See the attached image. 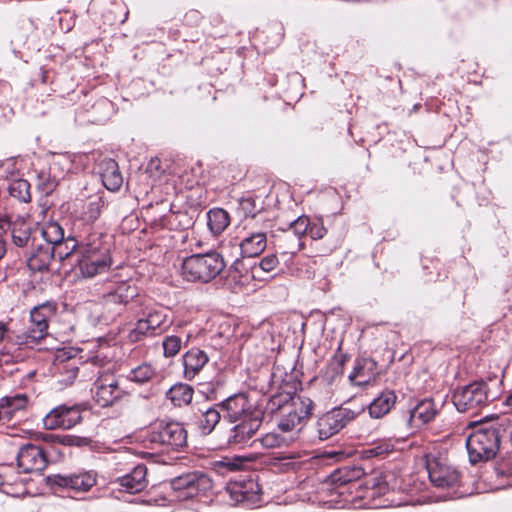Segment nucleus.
I'll return each mask as SVG.
<instances>
[{"label": "nucleus", "mask_w": 512, "mask_h": 512, "mask_svg": "<svg viewBox=\"0 0 512 512\" xmlns=\"http://www.w3.org/2000/svg\"><path fill=\"white\" fill-rule=\"evenodd\" d=\"M279 265V258L276 254H269L263 257L258 265L252 267V272L255 274L260 269L264 272H271Z\"/></svg>", "instance_id": "obj_47"}, {"label": "nucleus", "mask_w": 512, "mask_h": 512, "mask_svg": "<svg viewBox=\"0 0 512 512\" xmlns=\"http://www.w3.org/2000/svg\"><path fill=\"white\" fill-rule=\"evenodd\" d=\"M207 354L199 348H191L182 356L184 377L192 380L207 364Z\"/></svg>", "instance_id": "obj_22"}, {"label": "nucleus", "mask_w": 512, "mask_h": 512, "mask_svg": "<svg viewBox=\"0 0 512 512\" xmlns=\"http://www.w3.org/2000/svg\"><path fill=\"white\" fill-rule=\"evenodd\" d=\"M182 338L177 335L165 336L162 341L163 355L166 358L176 356L182 348Z\"/></svg>", "instance_id": "obj_42"}, {"label": "nucleus", "mask_w": 512, "mask_h": 512, "mask_svg": "<svg viewBox=\"0 0 512 512\" xmlns=\"http://www.w3.org/2000/svg\"><path fill=\"white\" fill-rule=\"evenodd\" d=\"M57 182L50 174L41 172L38 174L37 188L44 195H50L56 188Z\"/></svg>", "instance_id": "obj_46"}, {"label": "nucleus", "mask_w": 512, "mask_h": 512, "mask_svg": "<svg viewBox=\"0 0 512 512\" xmlns=\"http://www.w3.org/2000/svg\"><path fill=\"white\" fill-rule=\"evenodd\" d=\"M60 369L64 378L61 380L66 384H71L78 375L79 368L74 361H68Z\"/></svg>", "instance_id": "obj_48"}, {"label": "nucleus", "mask_w": 512, "mask_h": 512, "mask_svg": "<svg viewBox=\"0 0 512 512\" xmlns=\"http://www.w3.org/2000/svg\"><path fill=\"white\" fill-rule=\"evenodd\" d=\"M148 439L168 450L178 451L187 445V431L177 421L160 420L151 426Z\"/></svg>", "instance_id": "obj_8"}, {"label": "nucleus", "mask_w": 512, "mask_h": 512, "mask_svg": "<svg viewBox=\"0 0 512 512\" xmlns=\"http://www.w3.org/2000/svg\"><path fill=\"white\" fill-rule=\"evenodd\" d=\"M82 420L78 406L59 405L52 409L43 419L46 429H70Z\"/></svg>", "instance_id": "obj_13"}, {"label": "nucleus", "mask_w": 512, "mask_h": 512, "mask_svg": "<svg viewBox=\"0 0 512 512\" xmlns=\"http://www.w3.org/2000/svg\"><path fill=\"white\" fill-rule=\"evenodd\" d=\"M111 106H112V103L108 99L102 98L95 103L94 108L104 109L109 112L111 109Z\"/></svg>", "instance_id": "obj_53"}, {"label": "nucleus", "mask_w": 512, "mask_h": 512, "mask_svg": "<svg viewBox=\"0 0 512 512\" xmlns=\"http://www.w3.org/2000/svg\"><path fill=\"white\" fill-rule=\"evenodd\" d=\"M244 488H257V483H255L253 480L233 482L227 485L226 492L229 494L230 499L234 501L236 504L243 503L241 489Z\"/></svg>", "instance_id": "obj_40"}, {"label": "nucleus", "mask_w": 512, "mask_h": 512, "mask_svg": "<svg viewBox=\"0 0 512 512\" xmlns=\"http://www.w3.org/2000/svg\"><path fill=\"white\" fill-rule=\"evenodd\" d=\"M327 233V229L324 227L322 221L317 220L310 222L308 234L313 240L322 239Z\"/></svg>", "instance_id": "obj_49"}, {"label": "nucleus", "mask_w": 512, "mask_h": 512, "mask_svg": "<svg viewBox=\"0 0 512 512\" xmlns=\"http://www.w3.org/2000/svg\"><path fill=\"white\" fill-rule=\"evenodd\" d=\"M17 462L24 473L42 472L48 465V458L42 447L28 443L19 449Z\"/></svg>", "instance_id": "obj_15"}, {"label": "nucleus", "mask_w": 512, "mask_h": 512, "mask_svg": "<svg viewBox=\"0 0 512 512\" xmlns=\"http://www.w3.org/2000/svg\"><path fill=\"white\" fill-rule=\"evenodd\" d=\"M7 331H8V328H7L6 324L0 322V342L4 339Z\"/></svg>", "instance_id": "obj_57"}, {"label": "nucleus", "mask_w": 512, "mask_h": 512, "mask_svg": "<svg viewBox=\"0 0 512 512\" xmlns=\"http://www.w3.org/2000/svg\"><path fill=\"white\" fill-rule=\"evenodd\" d=\"M207 224L214 235H219L229 226L230 216L222 208H213L207 212Z\"/></svg>", "instance_id": "obj_30"}, {"label": "nucleus", "mask_w": 512, "mask_h": 512, "mask_svg": "<svg viewBox=\"0 0 512 512\" xmlns=\"http://www.w3.org/2000/svg\"><path fill=\"white\" fill-rule=\"evenodd\" d=\"M346 361H347L346 355L341 354V355L336 356L334 358L332 364H336L337 365V369L341 370Z\"/></svg>", "instance_id": "obj_55"}, {"label": "nucleus", "mask_w": 512, "mask_h": 512, "mask_svg": "<svg viewBox=\"0 0 512 512\" xmlns=\"http://www.w3.org/2000/svg\"><path fill=\"white\" fill-rule=\"evenodd\" d=\"M103 307L120 315L131 304L137 310L139 305H147L149 297L140 295L139 288L128 281L112 282L101 297Z\"/></svg>", "instance_id": "obj_6"}, {"label": "nucleus", "mask_w": 512, "mask_h": 512, "mask_svg": "<svg viewBox=\"0 0 512 512\" xmlns=\"http://www.w3.org/2000/svg\"><path fill=\"white\" fill-rule=\"evenodd\" d=\"M364 474V469L360 466H344L331 473L329 481L335 489H339L348 483L359 480Z\"/></svg>", "instance_id": "obj_25"}, {"label": "nucleus", "mask_w": 512, "mask_h": 512, "mask_svg": "<svg viewBox=\"0 0 512 512\" xmlns=\"http://www.w3.org/2000/svg\"><path fill=\"white\" fill-rule=\"evenodd\" d=\"M13 243L17 247H26L30 242L34 245L35 239L32 238L31 228L26 223L15 224L11 230Z\"/></svg>", "instance_id": "obj_37"}, {"label": "nucleus", "mask_w": 512, "mask_h": 512, "mask_svg": "<svg viewBox=\"0 0 512 512\" xmlns=\"http://www.w3.org/2000/svg\"><path fill=\"white\" fill-rule=\"evenodd\" d=\"M101 180L106 189L118 191L123 184V177L118 164L113 159H107L101 164Z\"/></svg>", "instance_id": "obj_23"}, {"label": "nucleus", "mask_w": 512, "mask_h": 512, "mask_svg": "<svg viewBox=\"0 0 512 512\" xmlns=\"http://www.w3.org/2000/svg\"><path fill=\"white\" fill-rule=\"evenodd\" d=\"M224 413V418L230 422H237L256 415L247 396L243 393L234 394L217 405Z\"/></svg>", "instance_id": "obj_17"}, {"label": "nucleus", "mask_w": 512, "mask_h": 512, "mask_svg": "<svg viewBox=\"0 0 512 512\" xmlns=\"http://www.w3.org/2000/svg\"><path fill=\"white\" fill-rule=\"evenodd\" d=\"M41 235L45 241L44 244L59 245L64 242V229L58 222L50 221L44 224Z\"/></svg>", "instance_id": "obj_34"}, {"label": "nucleus", "mask_w": 512, "mask_h": 512, "mask_svg": "<svg viewBox=\"0 0 512 512\" xmlns=\"http://www.w3.org/2000/svg\"><path fill=\"white\" fill-rule=\"evenodd\" d=\"M355 417L354 411L341 407L325 413L317 422L319 438L325 440L337 434Z\"/></svg>", "instance_id": "obj_12"}, {"label": "nucleus", "mask_w": 512, "mask_h": 512, "mask_svg": "<svg viewBox=\"0 0 512 512\" xmlns=\"http://www.w3.org/2000/svg\"><path fill=\"white\" fill-rule=\"evenodd\" d=\"M155 332L150 328L145 316L138 319L134 328L129 332L128 338L131 342L141 341L146 336H153Z\"/></svg>", "instance_id": "obj_39"}, {"label": "nucleus", "mask_w": 512, "mask_h": 512, "mask_svg": "<svg viewBox=\"0 0 512 512\" xmlns=\"http://www.w3.org/2000/svg\"><path fill=\"white\" fill-rule=\"evenodd\" d=\"M16 358L15 356L13 355H9L7 353H0V366L4 365V364H9L11 362H16Z\"/></svg>", "instance_id": "obj_54"}, {"label": "nucleus", "mask_w": 512, "mask_h": 512, "mask_svg": "<svg viewBox=\"0 0 512 512\" xmlns=\"http://www.w3.org/2000/svg\"><path fill=\"white\" fill-rule=\"evenodd\" d=\"M327 456L330 458H335V459L339 460L345 456V453L342 451H332V452L327 453Z\"/></svg>", "instance_id": "obj_56"}, {"label": "nucleus", "mask_w": 512, "mask_h": 512, "mask_svg": "<svg viewBox=\"0 0 512 512\" xmlns=\"http://www.w3.org/2000/svg\"><path fill=\"white\" fill-rule=\"evenodd\" d=\"M147 468L144 464L135 466L132 471L115 480V483L119 484L123 491L136 494L143 491L148 481L146 479Z\"/></svg>", "instance_id": "obj_21"}, {"label": "nucleus", "mask_w": 512, "mask_h": 512, "mask_svg": "<svg viewBox=\"0 0 512 512\" xmlns=\"http://www.w3.org/2000/svg\"><path fill=\"white\" fill-rule=\"evenodd\" d=\"M92 392L95 401L101 407L113 405L124 395V390L119 386V381L113 375L99 377L93 384Z\"/></svg>", "instance_id": "obj_14"}, {"label": "nucleus", "mask_w": 512, "mask_h": 512, "mask_svg": "<svg viewBox=\"0 0 512 512\" xmlns=\"http://www.w3.org/2000/svg\"><path fill=\"white\" fill-rule=\"evenodd\" d=\"M495 471L498 476H511L512 475V465L509 461L503 460L497 464L495 467Z\"/></svg>", "instance_id": "obj_52"}, {"label": "nucleus", "mask_w": 512, "mask_h": 512, "mask_svg": "<svg viewBox=\"0 0 512 512\" xmlns=\"http://www.w3.org/2000/svg\"><path fill=\"white\" fill-rule=\"evenodd\" d=\"M499 389H492L487 382L476 381L465 386L457 387L452 395V401L459 412L476 413L496 400Z\"/></svg>", "instance_id": "obj_5"}, {"label": "nucleus", "mask_w": 512, "mask_h": 512, "mask_svg": "<svg viewBox=\"0 0 512 512\" xmlns=\"http://www.w3.org/2000/svg\"><path fill=\"white\" fill-rule=\"evenodd\" d=\"M229 436L228 442L230 444H245L250 440L261 426V419L259 416L253 415L243 420H238Z\"/></svg>", "instance_id": "obj_20"}, {"label": "nucleus", "mask_w": 512, "mask_h": 512, "mask_svg": "<svg viewBox=\"0 0 512 512\" xmlns=\"http://www.w3.org/2000/svg\"><path fill=\"white\" fill-rule=\"evenodd\" d=\"M426 468L431 483L438 488H451L459 482V472L439 459H428Z\"/></svg>", "instance_id": "obj_16"}, {"label": "nucleus", "mask_w": 512, "mask_h": 512, "mask_svg": "<svg viewBox=\"0 0 512 512\" xmlns=\"http://www.w3.org/2000/svg\"><path fill=\"white\" fill-rule=\"evenodd\" d=\"M504 438L512 439V423L503 417L483 424L475 429L466 440V447L471 463L492 459Z\"/></svg>", "instance_id": "obj_1"}, {"label": "nucleus", "mask_w": 512, "mask_h": 512, "mask_svg": "<svg viewBox=\"0 0 512 512\" xmlns=\"http://www.w3.org/2000/svg\"><path fill=\"white\" fill-rule=\"evenodd\" d=\"M374 365L375 363L372 359H357L353 371L349 374V380L359 386L367 384L369 378H366L368 376L366 370H371Z\"/></svg>", "instance_id": "obj_33"}, {"label": "nucleus", "mask_w": 512, "mask_h": 512, "mask_svg": "<svg viewBox=\"0 0 512 512\" xmlns=\"http://www.w3.org/2000/svg\"><path fill=\"white\" fill-rule=\"evenodd\" d=\"M243 498V504L254 505L260 501V495L258 493V487L254 489L244 488L241 489Z\"/></svg>", "instance_id": "obj_50"}, {"label": "nucleus", "mask_w": 512, "mask_h": 512, "mask_svg": "<svg viewBox=\"0 0 512 512\" xmlns=\"http://www.w3.org/2000/svg\"><path fill=\"white\" fill-rule=\"evenodd\" d=\"M57 312V304L54 301H46L33 307L30 311V324L20 335L16 342L19 345L37 344L48 335L50 320Z\"/></svg>", "instance_id": "obj_7"}, {"label": "nucleus", "mask_w": 512, "mask_h": 512, "mask_svg": "<svg viewBox=\"0 0 512 512\" xmlns=\"http://www.w3.org/2000/svg\"><path fill=\"white\" fill-rule=\"evenodd\" d=\"M397 396L392 390H384L369 405L368 411L372 418L380 419L394 407Z\"/></svg>", "instance_id": "obj_24"}, {"label": "nucleus", "mask_w": 512, "mask_h": 512, "mask_svg": "<svg viewBox=\"0 0 512 512\" xmlns=\"http://www.w3.org/2000/svg\"><path fill=\"white\" fill-rule=\"evenodd\" d=\"M224 268L222 255L211 251L186 257L182 262L181 274L187 281L207 283L218 276Z\"/></svg>", "instance_id": "obj_4"}, {"label": "nucleus", "mask_w": 512, "mask_h": 512, "mask_svg": "<svg viewBox=\"0 0 512 512\" xmlns=\"http://www.w3.org/2000/svg\"><path fill=\"white\" fill-rule=\"evenodd\" d=\"M437 414L434 401L425 399L419 402L410 412V420L413 422H420L426 424L432 421Z\"/></svg>", "instance_id": "obj_28"}, {"label": "nucleus", "mask_w": 512, "mask_h": 512, "mask_svg": "<svg viewBox=\"0 0 512 512\" xmlns=\"http://www.w3.org/2000/svg\"><path fill=\"white\" fill-rule=\"evenodd\" d=\"M239 248L242 257L259 256L267 246V234L264 228H256L248 221L239 231Z\"/></svg>", "instance_id": "obj_10"}, {"label": "nucleus", "mask_w": 512, "mask_h": 512, "mask_svg": "<svg viewBox=\"0 0 512 512\" xmlns=\"http://www.w3.org/2000/svg\"><path fill=\"white\" fill-rule=\"evenodd\" d=\"M171 486L179 500H186L206 494L212 489L213 483L204 472L193 471L172 479Z\"/></svg>", "instance_id": "obj_9"}, {"label": "nucleus", "mask_w": 512, "mask_h": 512, "mask_svg": "<svg viewBox=\"0 0 512 512\" xmlns=\"http://www.w3.org/2000/svg\"><path fill=\"white\" fill-rule=\"evenodd\" d=\"M238 210L242 213L244 217L243 225L248 221L251 223H255L254 220L258 217L260 211L262 210V206L257 204V201L252 196L243 197L239 201Z\"/></svg>", "instance_id": "obj_35"}, {"label": "nucleus", "mask_w": 512, "mask_h": 512, "mask_svg": "<svg viewBox=\"0 0 512 512\" xmlns=\"http://www.w3.org/2000/svg\"><path fill=\"white\" fill-rule=\"evenodd\" d=\"M6 242L0 238V260L4 257L6 254Z\"/></svg>", "instance_id": "obj_58"}, {"label": "nucleus", "mask_w": 512, "mask_h": 512, "mask_svg": "<svg viewBox=\"0 0 512 512\" xmlns=\"http://www.w3.org/2000/svg\"><path fill=\"white\" fill-rule=\"evenodd\" d=\"M310 219L307 216H299L296 220L291 222L289 233L292 235H296L301 240L303 235L308 234V230L310 227Z\"/></svg>", "instance_id": "obj_44"}, {"label": "nucleus", "mask_w": 512, "mask_h": 512, "mask_svg": "<svg viewBox=\"0 0 512 512\" xmlns=\"http://www.w3.org/2000/svg\"><path fill=\"white\" fill-rule=\"evenodd\" d=\"M33 249L27 256V266L32 272H45L49 270L51 261L55 257V248L50 244L32 245Z\"/></svg>", "instance_id": "obj_18"}, {"label": "nucleus", "mask_w": 512, "mask_h": 512, "mask_svg": "<svg viewBox=\"0 0 512 512\" xmlns=\"http://www.w3.org/2000/svg\"><path fill=\"white\" fill-rule=\"evenodd\" d=\"M297 430L295 433L287 434V433H278V432H269L263 435L259 442L264 448L274 449V448H282L289 446L292 442L295 441L297 434Z\"/></svg>", "instance_id": "obj_29"}, {"label": "nucleus", "mask_w": 512, "mask_h": 512, "mask_svg": "<svg viewBox=\"0 0 512 512\" xmlns=\"http://www.w3.org/2000/svg\"><path fill=\"white\" fill-rule=\"evenodd\" d=\"M270 409L279 411L281 417L278 428L283 433L293 432L302 421L312 415L313 401L308 397H291L288 394L273 396L269 401Z\"/></svg>", "instance_id": "obj_3"}, {"label": "nucleus", "mask_w": 512, "mask_h": 512, "mask_svg": "<svg viewBox=\"0 0 512 512\" xmlns=\"http://www.w3.org/2000/svg\"><path fill=\"white\" fill-rule=\"evenodd\" d=\"M77 245L75 238L68 237L61 244L52 246L55 248V256H58L60 260H64L76 249Z\"/></svg>", "instance_id": "obj_45"}, {"label": "nucleus", "mask_w": 512, "mask_h": 512, "mask_svg": "<svg viewBox=\"0 0 512 512\" xmlns=\"http://www.w3.org/2000/svg\"><path fill=\"white\" fill-rule=\"evenodd\" d=\"M103 207L104 200L102 197H95L90 199L83 212L84 219L87 222H95L100 217Z\"/></svg>", "instance_id": "obj_41"}, {"label": "nucleus", "mask_w": 512, "mask_h": 512, "mask_svg": "<svg viewBox=\"0 0 512 512\" xmlns=\"http://www.w3.org/2000/svg\"><path fill=\"white\" fill-rule=\"evenodd\" d=\"M111 247L108 235L90 233L79 246L78 270L81 277L89 279L109 271L113 264Z\"/></svg>", "instance_id": "obj_2"}, {"label": "nucleus", "mask_w": 512, "mask_h": 512, "mask_svg": "<svg viewBox=\"0 0 512 512\" xmlns=\"http://www.w3.org/2000/svg\"><path fill=\"white\" fill-rule=\"evenodd\" d=\"M53 489L73 491L76 493L89 491L97 482V473L94 471H79L67 475H53L49 477Z\"/></svg>", "instance_id": "obj_11"}, {"label": "nucleus", "mask_w": 512, "mask_h": 512, "mask_svg": "<svg viewBox=\"0 0 512 512\" xmlns=\"http://www.w3.org/2000/svg\"><path fill=\"white\" fill-rule=\"evenodd\" d=\"M193 394L194 390L190 385L177 383L166 392V398L169 399L174 406L182 407L192 401Z\"/></svg>", "instance_id": "obj_27"}, {"label": "nucleus", "mask_w": 512, "mask_h": 512, "mask_svg": "<svg viewBox=\"0 0 512 512\" xmlns=\"http://www.w3.org/2000/svg\"><path fill=\"white\" fill-rule=\"evenodd\" d=\"M394 444L391 440H382L367 448L364 453L367 457H384L392 452Z\"/></svg>", "instance_id": "obj_43"}, {"label": "nucleus", "mask_w": 512, "mask_h": 512, "mask_svg": "<svg viewBox=\"0 0 512 512\" xmlns=\"http://www.w3.org/2000/svg\"><path fill=\"white\" fill-rule=\"evenodd\" d=\"M156 376V370L151 364L143 363L132 369L128 374V379L137 383L145 384Z\"/></svg>", "instance_id": "obj_38"}, {"label": "nucleus", "mask_w": 512, "mask_h": 512, "mask_svg": "<svg viewBox=\"0 0 512 512\" xmlns=\"http://www.w3.org/2000/svg\"><path fill=\"white\" fill-rule=\"evenodd\" d=\"M9 195L22 203L31 201L30 184L25 179H15L9 183Z\"/></svg>", "instance_id": "obj_36"}, {"label": "nucleus", "mask_w": 512, "mask_h": 512, "mask_svg": "<svg viewBox=\"0 0 512 512\" xmlns=\"http://www.w3.org/2000/svg\"><path fill=\"white\" fill-rule=\"evenodd\" d=\"M26 394L4 396L0 399V422L8 423L22 414L28 406Z\"/></svg>", "instance_id": "obj_19"}, {"label": "nucleus", "mask_w": 512, "mask_h": 512, "mask_svg": "<svg viewBox=\"0 0 512 512\" xmlns=\"http://www.w3.org/2000/svg\"><path fill=\"white\" fill-rule=\"evenodd\" d=\"M147 303V305H139L137 311L146 317L150 328L156 333L166 322L167 316L162 309L153 306L151 298H149Z\"/></svg>", "instance_id": "obj_31"}, {"label": "nucleus", "mask_w": 512, "mask_h": 512, "mask_svg": "<svg viewBox=\"0 0 512 512\" xmlns=\"http://www.w3.org/2000/svg\"><path fill=\"white\" fill-rule=\"evenodd\" d=\"M303 243L296 235L286 232L280 239L277 245L278 252L280 253L285 265H288L292 258L302 249Z\"/></svg>", "instance_id": "obj_26"}, {"label": "nucleus", "mask_w": 512, "mask_h": 512, "mask_svg": "<svg viewBox=\"0 0 512 512\" xmlns=\"http://www.w3.org/2000/svg\"><path fill=\"white\" fill-rule=\"evenodd\" d=\"M220 419V411L216 407H209L201 411L197 420V426L203 434L207 435L214 430Z\"/></svg>", "instance_id": "obj_32"}, {"label": "nucleus", "mask_w": 512, "mask_h": 512, "mask_svg": "<svg viewBox=\"0 0 512 512\" xmlns=\"http://www.w3.org/2000/svg\"><path fill=\"white\" fill-rule=\"evenodd\" d=\"M219 467L226 468L228 471H236L239 470L242 466V461L240 459H228L225 458L224 460L219 462Z\"/></svg>", "instance_id": "obj_51"}, {"label": "nucleus", "mask_w": 512, "mask_h": 512, "mask_svg": "<svg viewBox=\"0 0 512 512\" xmlns=\"http://www.w3.org/2000/svg\"><path fill=\"white\" fill-rule=\"evenodd\" d=\"M505 404L512 408V392L506 397Z\"/></svg>", "instance_id": "obj_59"}]
</instances>
